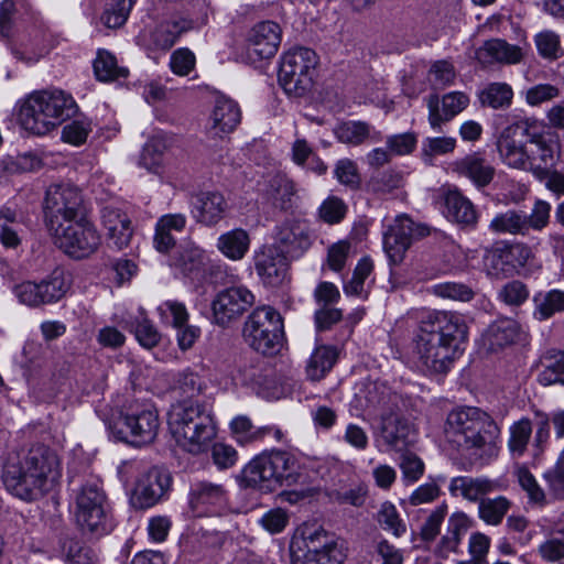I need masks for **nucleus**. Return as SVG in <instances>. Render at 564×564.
<instances>
[{
	"label": "nucleus",
	"instance_id": "8fccbe9b",
	"mask_svg": "<svg viewBox=\"0 0 564 564\" xmlns=\"http://www.w3.org/2000/svg\"><path fill=\"white\" fill-rule=\"evenodd\" d=\"M94 72L97 79L101 82H110L128 76V69L119 67L116 57L107 51L98 52L94 62Z\"/></svg>",
	"mask_w": 564,
	"mask_h": 564
},
{
	"label": "nucleus",
	"instance_id": "4be33fe9",
	"mask_svg": "<svg viewBox=\"0 0 564 564\" xmlns=\"http://www.w3.org/2000/svg\"><path fill=\"white\" fill-rule=\"evenodd\" d=\"M275 245L290 259L300 258L311 247L310 228L305 220L291 219L278 227Z\"/></svg>",
	"mask_w": 564,
	"mask_h": 564
},
{
	"label": "nucleus",
	"instance_id": "e2e57ef3",
	"mask_svg": "<svg viewBox=\"0 0 564 564\" xmlns=\"http://www.w3.org/2000/svg\"><path fill=\"white\" fill-rule=\"evenodd\" d=\"M161 321L171 324L174 328L183 326L188 321V312L183 303L166 301L158 307Z\"/></svg>",
	"mask_w": 564,
	"mask_h": 564
},
{
	"label": "nucleus",
	"instance_id": "338daca9",
	"mask_svg": "<svg viewBox=\"0 0 564 564\" xmlns=\"http://www.w3.org/2000/svg\"><path fill=\"white\" fill-rule=\"evenodd\" d=\"M529 290L524 283L514 280L506 283L498 293V297L509 306H520L529 299Z\"/></svg>",
	"mask_w": 564,
	"mask_h": 564
},
{
	"label": "nucleus",
	"instance_id": "c03bdc74",
	"mask_svg": "<svg viewBox=\"0 0 564 564\" xmlns=\"http://www.w3.org/2000/svg\"><path fill=\"white\" fill-rule=\"evenodd\" d=\"M532 423L522 417L509 427L508 451L512 458H521L528 451L532 437Z\"/></svg>",
	"mask_w": 564,
	"mask_h": 564
},
{
	"label": "nucleus",
	"instance_id": "c756f323",
	"mask_svg": "<svg viewBox=\"0 0 564 564\" xmlns=\"http://www.w3.org/2000/svg\"><path fill=\"white\" fill-rule=\"evenodd\" d=\"M522 50L501 39H491L476 51V58L482 65L517 64L522 59Z\"/></svg>",
	"mask_w": 564,
	"mask_h": 564
},
{
	"label": "nucleus",
	"instance_id": "2eb2a0df",
	"mask_svg": "<svg viewBox=\"0 0 564 564\" xmlns=\"http://www.w3.org/2000/svg\"><path fill=\"white\" fill-rule=\"evenodd\" d=\"M532 128L533 124L529 119H520L502 130L497 141V149L505 164L519 170L528 167L529 154L525 148V134Z\"/></svg>",
	"mask_w": 564,
	"mask_h": 564
},
{
	"label": "nucleus",
	"instance_id": "37998d69",
	"mask_svg": "<svg viewBox=\"0 0 564 564\" xmlns=\"http://www.w3.org/2000/svg\"><path fill=\"white\" fill-rule=\"evenodd\" d=\"M534 317L539 321L551 318L554 314L564 312V291L553 289L539 292L533 296Z\"/></svg>",
	"mask_w": 564,
	"mask_h": 564
},
{
	"label": "nucleus",
	"instance_id": "0e129e2a",
	"mask_svg": "<svg viewBox=\"0 0 564 564\" xmlns=\"http://www.w3.org/2000/svg\"><path fill=\"white\" fill-rule=\"evenodd\" d=\"M456 139L451 137L426 138L422 142V155L426 163H431L435 155H444L454 151Z\"/></svg>",
	"mask_w": 564,
	"mask_h": 564
},
{
	"label": "nucleus",
	"instance_id": "864d4df0",
	"mask_svg": "<svg viewBox=\"0 0 564 564\" xmlns=\"http://www.w3.org/2000/svg\"><path fill=\"white\" fill-rule=\"evenodd\" d=\"M377 521L384 531L392 533L395 538H400L406 532L405 522L401 519L397 507L390 501L381 503Z\"/></svg>",
	"mask_w": 564,
	"mask_h": 564
},
{
	"label": "nucleus",
	"instance_id": "39448f33",
	"mask_svg": "<svg viewBox=\"0 0 564 564\" xmlns=\"http://www.w3.org/2000/svg\"><path fill=\"white\" fill-rule=\"evenodd\" d=\"M301 477L300 464L294 454L276 449L254 457L243 469L248 486L265 490L291 487Z\"/></svg>",
	"mask_w": 564,
	"mask_h": 564
},
{
	"label": "nucleus",
	"instance_id": "2f4dec72",
	"mask_svg": "<svg viewBox=\"0 0 564 564\" xmlns=\"http://www.w3.org/2000/svg\"><path fill=\"white\" fill-rule=\"evenodd\" d=\"M172 144V135L164 132L153 134L144 143L138 160V165L150 173L159 174L163 167L164 154Z\"/></svg>",
	"mask_w": 564,
	"mask_h": 564
},
{
	"label": "nucleus",
	"instance_id": "79ce46f5",
	"mask_svg": "<svg viewBox=\"0 0 564 564\" xmlns=\"http://www.w3.org/2000/svg\"><path fill=\"white\" fill-rule=\"evenodd\" d=\"M337 359V350L330 346H318L311 355L306 375L308 379L318 381L333 368Z\"/></svg>",
	"mask_w": 564,
	"mask_h": 564
},
{
	"label": "nucleus",
	"instance_id": "9d476101",
	"mask_svg": "<svg viewBox=\"0 0 564 564\" xmlns=\"http://www.w3.org/2000/svg\"><path fill=\"white\" fill-rule=\"evenodd\" d=\"M317 56L307 47H295L283 54L279 83L284 91L294 97L304 96L313 86Z\"/></svg>",
	"mask_w": 564,
	"mask_h": 564
},
{
	"label": "nucleus",
	"instance_id": "5fc2aeb1",
	"mask_svg": "<svg viewBox=\"0 0 564 564\" xmlns=\"http://www.w3.org/2000/svg\"><path fill=\"white\" fill-rule=\"evenodd\" d=\"M137 0H111L102 15V23L109 29L121 28L128 20Z\"/></svg>",
	"mask_w": 564,
	"mask_h": 564
},
{
	"label": "nucleus",
	"instance_id": "4c0bfd02",
	"mask_svg": "<svg viewBox=\"0 0 564 564\" xmlns=\"http://www.w3.org/2000/svg\"><path fill=\"white\" fill-rule=\"evenodd\" d=\"M444 205V213L448 219L460 225H476L478 216L474 204L457 189L445 194Z\"/></svg>",
	"mask_w": 564,
	"mask_h": 564
},
{
	"label": "nucleus",
	"instance_id": "6e6552de",
	"mask_svg": "<svg viewBox=\"0 0 564 564\" xmlns=\"http://www.w3.org/2000/svg\"><path fill=\"white\" fill-rule=\"evenodd\" d=\"M242 335L246 343L262 355H273L283 343V319L271 306L257 307L246 319Z\"/></svg>",
	"mask_w": 564,
	"mask_h": 564
},
{
	"label": "nucleus",
	"instance_id": "6ab92c4d",
	"mask_svg": "<svg viewBox=\"0 0 564 564\" xmlns=\"http://www.w3.org/2000/svg\"><path fill=\"white\" fill-rule=\"evenodd\" d=\"M227 506V494L219 484L198 481L192 485L189 507L196 517L220 516Z\"/></svg>",
	"mask_w": 564,
	"mask_h": 564
},
{
	"label": "nucleus",
	"instance_id": "412c9836",
	"mask_svg": "<svg viewBox=\"0 0 564 564\" xmlns=\"http://www.w3.org/2000/svg\"><path fill=\"white\" fill-rule=\"evenodd\" d=\"M172 478L167 470L151 467L137 480L134 497L140 508H150L156 505L169 491Z\"/></svg>",
	"mask_w": 564,
	"mask_h": 564
},
{
	"label": "nucleus",
	"instance_id": "7c9ffc66",
	"mask_svg": "<svg viewBox=\"0 0 564 564\" xmlns=\"http://www.w3.org/2000/svg\"><path fill=\"white\" fill-rule=\"evenodd\" d=\"M520 333L519 324L511 318H500L491 323L481 336L488 351H498L512 345Z\"/></svg>",
	"mask_w": 564,
	"mask_h": 564
},
{
	"label": "nucleus",
	"instance_id": "680f3d73",
	"mask_svg": "<svg viewBox=\"0 0 564 564\" xmlns=\"http://www.w3.org/2000/svg\"><path fill=\"white\" fill-rule=\"evenodd\" d=\"M432 292L438 297L468 302L474 297V291L466 284L444 282L432 286Z\"/></svg>",
	"mask_w": 564,
	"mask_h": 564
},
{
	"label": "nucleus",
	"instance_id": "f704fd0d",
	"mask_svg": "<svg viewBox=\"0 0 564 564\" xmlns=\"http://www.w3.org/2000/svg\"><path fill=\"white\" fill-rule=\"evenodd\" d=\"M251 238L243 228H234L221 234L216 241V249L228 260L240 261L249 252Z\"/></svg>",
	"mask_w": 564,
	"mask_h": 564
},
{
	"label": "nucleus",
	"instance_id": "e433bc0d",
	"mask_svg": "<svg viewBox=\"0 0 564 564\" xmlns=\"http://www.w3.org/2000/svg\"><path fill=\"white\" fill-rule=\"evenodd\" d=\"M456 170L459 175L470 180L477 187L487 186L495 176V167L482 156L477 153L469 154L462 159Z\"/></svg>",
	"mask_w": 564,
	"mask_h": 564
},
{
	"label": "nucleus",
	"instance_id": "aec40b11",
	"mask_svg": "<svg viewBox=\"0 0 564 564\" xmlns=\"http://www.w3.org/2000/svg\"><path fill=\"white\" fill-rule=\"evenodd\" d=\"M290 257L276 246H263L254 254V268L261 281L279 286L288 279Z\"/></svg>",
	"mask_w": 564,
	"mask_h": 564
},
{
	"label": "nucleus",
	"instance_id": "3c124183",
	"mask_svg": "<svg viewBox=\"0 0 564 564\" xmlns=\"http://www.w3.org/2000/svg\"><path fill=\"white\" fill-rule=\"evenodd\" d=\"M543 362L544 368L539 373V382L545 387L556 382L564 383V352L549 351L544 356Z\"/></svg>",
	"mask_w": 564,
	"mask_h": 564
},
{
	"label": "nucleus",
	"instance_id": "f257e3e1",
	"mask_svg": "<svg viewBox=\"0 0 564 564\" xmlns=\"http://www.w3.org/2000/svg\"><path fill=\"white\" fill-rule=\"evenodd\" d=\"M467 334L466 322L457 313L440 311L426 314L413 337L412 354L417 367L430 375L448 372Z\"/></svg>",
	"mask_w": 564,
	"mask_h": 564
},
{
	"label": "nucleus",
	"instance_id": "6e6d98bb",
	"mask_svg": "<svg viewBox=\"0 0 564 564\" xmlns=\"http://www.w3.org/2000/svg\"><path fill=\"white\" fill-rule=\"evenodd\" d=\"M512 88L506 83H491L481 93L480 100L494 109L505 108L511 105Z\"/></svg>",
	"mask_w": 564,
	"mask_h": 564
},
{
	"label": "nucleus",
	"instance_id": "c9c22d12",
	"mask_svg": "<svg viewBox=\"0 0 564 564\" xmlns=\"http://www.w3.org/2000/svg\"><path fill=\"white\" fill-rule=\"evenodd\" d=\"M380 434L391 449L402 451L410 443L411 426L405 419L390 413L382 416Z\"/></svg>",
	"mask_w": 564,
	"mask_h": 564
},
{
	"label": "nucleus",
	"instance_id": "dca6fc26",
	"mask_svg": "<svg viewBox=\"0 0 564 564\" xmlns=\"http://www.w3.org/2000/svg\"><path fill=\"white\" fill-rule=\"evenodd\" d=\"M254 304V295L243 285L221 290L212 302L213 318L217 325L228 326Z\"/></svg>",
	"mask_w": 564,
	"mask_h": 564
},
{
	"label": "nucleus",
	"instance_id": "c85d7f7f",
	"mask_svg": "<svg viewBox=\"0 0 564 564\" xmlns=\"http://www.w3.org/2000/svg\"><path fill=\"white\" fill-rule=\"evenodd\" d=\"M228 203L219 192H203L195 197L193 216L204 226L217 225L226 215Z\"/></svg>",
	"mask_w": 564,
	"mask_h": 564
},
{
	"label": "nucleus",
	"instance_id": "423d86ee",
	"mask_svg": "<svg viewBox=\"0 0 564 564\" xmlns=\"http://www.w3.org/2000/svg\"><path fill=\"white\" fill-rule=\"evenodd\" d=\"M290 552L292 564H341L345 557L340 540L315 523L297 530Z\"/></svg>",
	"mask_w": 564,
	"mask_h": 564
},
{
	"label": "nucleus",
	"instance_id": "bf43d9fd",
	"mask_svg": "<svg viewBox=\"0 0 564 564\" xmlns=\"http://www.w3.org/2000/svg\"><path fill=\"white\" fill-rule=\"evenodd\" d=\"M131 330L134 333L137 340L144 348H153L161 339V335L153 324L143 316H138L131 322Z\"/></svg>",
	"mask_w": 564,
	"mask_h": 564
},
{
	"label": "nucleus",
	"instance_id": "69168bd1",
	"mask_svg": "<svg viewBox=\"0 0 564 564\" xmlns=\"http://www.w3.org/2000/svg\"><path fill=\"white\" fill-rule=\"evenodd\" d=\"M429 75L432 85L435 88L442 89L454 83L456 78V70L451 62L441 59L432 64Z\"/></svg>",
	"mask_w": 564,
	"mask_h": 564
},
{
	"label": "nucleus",
	"instance_id": "f03ea898",
	"mask_svg": "<svg viewBox=\"0 0 564 564\" xmlns=\"http://www.w3.org/2000/svg\"><path fill=\"white\" fill-rule=\"evenodd\" d=\"M446 440L462 452L484 460L498 456L500 429L486 412L465 406L451 411L444 424Z\"/></svg>",
	"mask_w": 564,
	"mask_h": 564
},
{
	"label": "nucleus",
	"instance_id": "09e8293b",
	"mask_svg": "<svg viewBox=\"0 0 564 564\" xmlns=\"http://www.w3.org/2000/svg\"><path fill=\"white\" fill-rule=\"evenodd\" d=\"M230 431L237 442L245 445L265 438L270 430L256 427L248 416L237 415L230 422Z\"/></svg>",
	"mask_w": 564,
	"mask_h": 564
},
{
	"label": "nucleus",
	"instance_id": "13d9d810",
	"mask_svg": "<svg viewBox=\"0 0 564 564\" xmlns=\"http://www.w3.org/2000/svg\"><path fill=\"white\" fill-rule=\"evenodd\" d=\"M399 468L404 485L417 482L425 471L424 462L414 453L405 452L400 456Z\"/></svg>",
	"mask_w": 564,
	"mask_h": 564
},
{
	"label": "nucleus",
	"instance_id": "1a4fd4ad",
	"mask_svg": "<svg viewBox=\"0 0 564 564\" xmlns=\"http://www.w3.org/2000/svg\"><path fill=\"white\" fill-rule=\"evenodd\" d=\"M551 204L536 199L530 214L521 209H507L497 213L490 220L488 229L495 235L529 236L531 231L540 232L550 224Z\"/></svg>",
	"mask_w": 564,
	"mask_h": 564
},
{
	"label": "nucleus",
	"instance_id": "473e14b6",
	"mask_svg": "<svg viewBox=\"0 0 564 564\" xmlns=\"http://www.w3.org/2000/svg\"><path fill=\"white\" fill-rule=\"evenodd\" d=\"M336 139L345 144L357 147L366 141H381L382 135L370 123L360 120L340 122L334 130Z\"/></svg>",
	"mask_w": 564,
	"mask_h": 564
},
{
	"label": "nucleus",
	"instance_id": "393cba45",
	"mask_svg": "<svg viewBox=\"0 0 564 564\" xmlns=\"http://www.w3.org/2000/svg\"><path fill=\"white\" fill-rule=\"evenodd\" d=\"M469 104L467 95L460 91H452L440 100L437 95L427 98L429 122L433 130L440 131L444 122L452 120Z\"/></svg>",
	"mask_w": 564,
	"mask_h": 564
},
{
	"label": "nucleus",
	"instance_id": "a211bd4d",
	"mask_svg": "<svg viewBox=\"0 0 564 564\" xmlns=\"http://www.w3.org/2000/svg\"><path fill=\"white\" fill-rule=\"evenodd\" d=\"M36 474L39 473L34 467L26 468L21 457L11 454L4 464L2 479L8 491L22 500L30 501L48 491L44 484H34V486L29 484L30 476H36Z\"/></svg>",
	"mask_w": 564,
	"mask_h": 564
},
{
	"label": "nucleus",
	"instance_id": "a19ab883",
	"mask_svg": "<svg viewBox=\"0 0 564 564\" xmlns=\"http://www.w3.org/2000/svg\"><path fill=\"white\" fill-rule=\"evenodd\" d=\"M403 172L395 169H388L373 173L366 184L368 192L379 196L391 194L403 187Z\"/></svg>",
	"mask_w": 564,
	"mask_h": 564
},
{
	"label": "nucleus",
	"instance_id": "b1692460",
	"mask_svg": "<svg viewBox=\"0 0 564 564\" xmlns=\"http://www.w3.org/2000/svg\"><path fill=\"white\" fill-rule=\"evenodd\" d=\"M101 225L110 246L121 250L132 238L133 228L126 212L115 205H107L100 212Z\"/></svg>",
	"mask_w": 564,
	"mask_h": 564
},
{
	"label": "nucleus",
	"instance_id": "a878e982",
	"mask_svg": "<svg viewBox=\"0 0 564 564\" xmlns=\"http://www.w3.org/2000/svg\"><path fill=\"white\" fill-rule=\"evenodd\" d=\"M281 28L273 21H263L256 24L248 39V55L261 59L272 57L281 43Z\"/></svg>",
	"mask_w": 564,
	"mask_h": 564
},
{
	"label": "nucleus",
	"instance_id": "bb28decb",
	"mask_svg": "<svg viewBox=\"0 0 564 564\" xmlns=\"http://www.w3.org/2000/svg\"><path fill=\"white\" fill-rule=\"evenodd\" d=\"M499 489V482L485 476H457L451 479L448 491L453 497H460L478 506L488 495Z\"/></svg>",
	"mask_w": 564,
	"mask_h": 564
},
{
	"label": "nucleus",
	"instance_id": "052dcab7",
	"mask_svg": "<svg viewBox=\"0 0 564 564\" xmlns=\"http://www.w3.org/2000/svg\"><path fill=\"white\" fill-rule=\"evenodd\" d=\"M445 480L444 476L431 479L415 488L409 497V503L413 507L431 503L441 495L440 484Z\"/></svg>",
	"mask_w": 564,
	"mask_h": 564
},
{
	"label": "nucleus",
	"instance_id": "49530a36",
	"mask_svg": "<svg viewBox=\"0 0 564 564\" xmlns=\"http://www.w3.org/2000/svg\"><path fill=\"white\" fill-rule=\"evenodd\" d=\"M512 502L505 496L487 497L478 506V517L489 525H499L511 508Z\"/></svg>",
	"mask_w": 564,
	"mask_h": 564
},
{
	"label": "nucleus",
	"instance_id": "ea45409f",
	"mask_svg": "<svg viewBox=\"0 0 564 564\" xmlns=\"http://www.w3.org/2000/svg\"><path fill=\"white\" fill-rule=\"evenodd\" d=\"M539 421L533 438V456H540L547 443L551 434L550 423L552 422L557 438L564 437V410L552 414L550 419L546 414H539Z\"/></svg>",
	"mask_w": 564,
	"mask_h": 564
},
{
	"label": "nucleus",
	"instance_id": "58836bf2",
	"mask_svg": "<svg viewBox=\"0 0 564 564\" xmlns=\"http://www.w3.org/2000/svg\"><path fill=\"white\" fill-rule=\"evenodd\" d=\"M25 235V226L10 208L0 209V243L7 249H17Z\"/></svg>",
	"mask_w": 564,
	"mask_h": 564
},
{
	"label": "nucleus",
	"instance_id": "cd10ccee",
	"mask_svg": "<svg viewBox=\"0 0 564 564\" xmlns=\"http://www.w3.org/2000/svg\"><path fill=\"white\" fill-rule=\"evenodd\" d=\"M241 121L239 105L226 97H219L215 101L208 121V132L218 138L231 133Z\"/></svg>",
	"mask_w": 564,
	"mask_h": 564
},
{
	"label": "nucleus",
	"instance_id": "7ed1b4c3",
	"mask_svg": "<svg viewBox=\"0 0 564 564\" xmlns=\"http://www.w3.org/2000/svg\"><path fill=\"white\" fill-rule=\"evenodd\" d=\"M167 425L176 444L193 455L208 452L217 436L213 412L198 401L182 400L172 404Z\"/></svg>",
	"mask_w": 564,
	"mask_h": 564
},
{
	"label": "nucleus",
	"instance_id": "5701e85b",
	"mask_svg": "<svg viewBox=\"0 0 564 564\" xmlns=\"http://www.w3.org/2000/svg\"><path fill=\"white\" fill-rule=\"evenodd\" d=\"M530 147L528 149L529 162L528 166L535 173L545 172L555 164L558 143L546 131L538 132L534 127L525 134Z\"/></svg>",
	"mask_w": 564,
	"mask_h": 564
},
{
	"label": "nucleus",
	"instance_id": "603ef678",
	"mask_svg": "<svg viewBox=\"0 0 564 564\" xmlns=\"http://www.w3.org/2000/svg\"><path fill=\"white\" fill-rule=\"evenodd\" d=\"M373 263L370 258H361L354 269L352 278L344 285L347 296L366 297L365 281L371 274Z\"/></svg>",
	"mask_w": 564,
	"mask_h": 564
},
{
	"label": "nucleus",
	"instance_id": "ddd939ff",
	"mask_svg": "<svg viewBox=\"0 0 564 564\" xmlns=\"http://www.w3.org/2000/svg\"><path fill=\"white\" fill-rule=\"evenodd\" d=\"M83 198L79 189L69 183L53 184L46 189L44 214L47 228L79 218Z\"/></svg>",
	"mask_w": 564,
	"mask_h": 564
},
{
	"label": "nucleus",
	"instance_id": "f8f14e48",
	"mask_svg": "<svg viewBox=\"0 0 564 564\" xmlns=\"http://www.w3.org/2000/svg\"><path fill=\"white\" fill-rule=\"evenodd\" d=\"M105 503L106 496L97 481H88L80 487L75 498V519L83 531L96 535L109 531Z\"/></svg>",
	"mask_w": 564,
	"mask_h": 564
},
{
	"label": "nucleus",
	"instance_id": "f3484780",
	"mask_svg": "<svg viewBox=\"0 0 564 564\" xmlns=\"http://www.w3.org/2000/svg\"><path fill=\"white\" fill-rule=\"evenodd\" d=\"M23 459L26 468L34 467L39 474L30 476L29 484H44L50 490L61 477V465L57 455L47 446L36 444L29 449L14 453Z\"/></svg>",
	"mask_w": 564,
	"mask_h": 564
},
{
	"label": "nucleus",
	"instance_id": "a18cd8bd",
	"mask_svg": "<svg viewBox=\"0 0 564 564\" xmlns=\"http://www.w3.org/2000/svg\"><path fill=\"white\" fill-rule=\"evenodd\" d=\"M59 543L61 553L67 564H96L95 552L78 539L64 535Z\"/></svg>",
	"mask_w": 564,
	"mask_h": 564
},
{
	"label": "nucleus",
	"instance_id": "de8ad7c7",
	"mask_svg": "<svg viewBox=\"0 0 564 564\" xmlns=\"http://www.w3.org/2000/svg\"><path fill=\"white\" fill-rule=\"evenodd\" d=\"M204 263L205 251L191 241L181 245L174 258L175 267L185 274L199 271Z\"/></svg>",
	"mask_w": 564,
	"mask_h": 564
},
{
	"label": "nucleus",
	"instance_id": "72a5a7b5",
	"mask_svg": "<svg viewBox=\"0 0 564 564\" xmlns=\"http://www.w3.org/2000/svg\"><path fill=\"white\" fill-rule=\"evenodd\" d=\"M186 226L183 214H166L159 218L155 225L153 243L159 252L170 251L176 242L175 234L182 232Z\"/></svg>",
	"mask_w": 564,
	"mask_h": 564
},
{
	"label": "nucleus",
	"instance_id": "4d7b16f0",
	"mask_svg": "<svg viewBox=\"0 0 564 564\" xmlns=\"http://www.w3.org/2000/svg\"><path fill=\"white\" fill-rule=\"evenodd\" d=\"M540 558L549 564L560 563L564 560V532L558 530L556 534L547 536L536 549Z\"/></svg>",
	"mask_w": 564,
	"mask_h": 564
},
{
	"label": "nucleus",
	"instance_id": "20e7f679",
	"mask_svg": "<svg viewBox=\"0 0 564 564\" xmlns=\"http://www.w3.org/2000/svg\"><path fill=\"white\" fill-rule=\"evenodd\" d=\"M75 112V101L63 90H40L26 97L20 107L22 128L36 135H45Z\"/></svg>",
	"mask_w": 564,
	"mask_h": 564
},
{
	"label": "nucleus",
	"instance_id": "4468645a",
	"mask_svg": "<svg viewBox=\"0 0 564 564\" xmlns=\"http://www.w3.org/2000/svg\"><path fill=\"white\" fill-rule=\"evenodd\" d=\"M430 235L426 225L415 223L406 215L397 216L383 232V249L392 264H399L411 245Z\"/></svg>",
	"mask_w": 564,
	"mask_h": 564
},
{
	"label": "nucleus",
	"instance_id": "0eeeda50",
	"mask_svg": "<svg viewBox=\"0 0 564 564\" xmlns=\"http://www.w3.org/2000/svg\"><path fill=\"white\" fill-rule=\"evenodd\" d=\"M111 429L120 440L134 446L151 444L160 429L158 411L151 402L131 401L123 408Z\"/></svg>",
	"mask_w": 564,
	"mask_h": 564
},
{
	"label": "nucleus",
	"instance_id": "9b49d317",
	"mask_svg": "<svg viewBox=\"0 0 564 564\" xmlns=\"http://www.w3.org/2000/svg\"><path fill=\"white\" fill-rule=\"evenodd\" d=\"M48 230L55 245L75 259L89 257L101 243L96 226L85 216L59 224Z\"/></svg>",
	"mask_w": 564,
	"mask_h": 564
},
{
	"label": "nucleus",
	"instance_id": "774afa93",
	"mask_svg": "<svg viewBox=\"0 0 564 564\" xmlns=\"http://www.w3.org/2000/svg\"><path fill=\"white\" fill-rule=\"evenodd\" d=\"M485 264L488 273L497 278L507 276L514 272L510 262H507L502 246L496 247L487 254Z\"/></svg>",
	"mask_w": 564,
	"mask_h": 564
}]
</instances>
